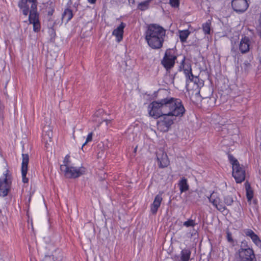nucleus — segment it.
<instances>
[{"instance_id":"obj_1","label":"nucleus","mask_w":261,"mask_h":261,"mask_svg":"<svg viewBox=\"0 0 261 261\" xmlns=\"http://www.w3.org/2000/svg\"><path fill=\"white\" fill-rule=\"evenodd\" d=\"M149 114L155 119L163 115L181 117L185 109L180 99L173 97H166L151 102L149 106Z\"/></svg>"},{"instance_id":"obj_2","label":"nucleus","mask_w":261,"mask_h":261,"mask_svg":"<svg viewBox=\"0 0 261 261\" xmlns=\"http://www.w3.org/2000/svg\"><path fill=\"white\" fill-rule=\"evenodd\" d=\"M166 30L156 24H150L145 32V39L152 48L159 49L163 46Z\"/></svg>"},{"instance_id":"obj_3","label":"nucleus","mask_w":261,"mask_h":261,"mask_svg":"<svg viewBox=\"0 0 261 261\" xmlns=\"http://www.w3.org/2000/svg\"><path fill=\"white\" fill-rule=\"evenodd\" d=\"M37 4V0H21L18 4L23 15L27 16L30 12L29 20L30 23L33 24V30L36 32L40 30Z\"/></svg>"},{"instance_id":"obj_4","label":"nucleus","mask_w":261,"mask_h":261,"mask_svg":"<svg viewBox=\"0 0 261 261\" xmlns=\"http://www.w3.org/2000/svg\"><path fill=\"white\" fill-rule=\"evenodd\" d=\"M228 158L232 165V176L237 183H241L245 179V171L241 166L238 161L232 155L229 154Z\"/></svg>"},{"instance_id":"obj_5","label":"nucleus","mask_w":261,"mask_h":261,"mask_svg":"<svg viewBox=\"0 0 261 261\" xmlns=\"http://www.w3.org/2000/svg\"><path fill=\"white\" fill-rule=\"evenodd\" d=\"M177 57V54L175 49L169 48L165 51L164 57L161 61V64L169 71L174 67Z\"/></svg>"},{"instance_id":"obj_6","label":"nucleus","mask_w":261,"mask_h":261,"mask_svg":"<svg viewBox=\"0 0 261 261\" xmlns=\"http://www.w3.org/2000/svg\"><path fill=\"white\" fill-rule=\"evenodd\" d=\"M236 261H256L254 251L248 247L243 248L242 245L236 255Z\"/></svg>"},{"instance_id":"obj_7","label":"nucleus","mask_w":261,"mask_h":261,"mask_svg":"<svg viewBox=\"0 0 261 261\" xmlns=\"http://www.w3.org/2000/svg\"><path fill=\"white\" fill-rule=\"evenodd\" d=\"M60 169L64 175L68 178H77L85 172V168L83 167L76 168L73 167L61 165Z\"/></svg>"},{"instance_id":"obj_8","label":"nucleus","mask_w":261,"mask_h":261,"mask_svg":"<svg viewBox=\"0 0 261 261\" xmlns=\"http://www.w3.org/2000/svg\"><path fill=\"white\" fill-rule=\"evenodd\" d=\"M5 178L0 179V197H4L8 195L12 185V177L9 171L7 170L4 173Z\"/></svg>"},{"instance_id":"obj_9","label":"nucleus","mask_w":261,"mask_h":261,"mask_svg":"<svg viewBox=\"0 0 261 261\" xmlns=\"http://www.w3.org/2000/svg\"><path fill=\"white\" fill-rule=\"evenodd\" d=\"M207 198L209 201L212 203L218 211L223 212L224 211L226 210V206L222 203L220 199L217 196V193L213 192Z\"/></svg>"},{"instance_id":"obj_10","label":"nucleus","mask_w":261,"mask_h":261,"mask_svg":"<svg viewBox=\"0 0 261 261\" xmlns=\"http://www.w3.org/2000/svg\"><path fill=\"white\" fill-rule=\"evenodd\" d=\"M22 161L21 163V171L22 174V181L24 183H28V178L27 177V174L28 170V164L29 162V156L28 154H22Z\"/></svg>"},{"instance_id":"obj_11","label":"nucleus","mask_w":261,"mask_h":261,"mask_svg":"<svg viewBox=\"0 0 261 261\" xmlns=\"http://www.w3.org/2000/svg\"><path fill=\"white\" fill-rule=\"evenodd\" d=\"M231 6L233 9L237 12H243L248 7L247 0H232Z\"/></svg>"},{"instance_id":"obj_12","label":"nucleus","mask_w":261,"mask_h":261,"mask_svg":"<svg viewBox=\"0 0 261 261\" xmlns=\"http://www.w3.org/2000/svg\"><path fill=\"white\" fill-rule=\"evenodd\" d=\"M125 27L126 24L122 22L112 32V35L116 37V41L118 42H120L123 39L124 29Z\"/></svg>"},{"instance_id":"obj_13","label":"nucleus","mask_w":261,"mask_h":261,"mask_svg":"<svg viewBox=\"0 0 261 261\" xmlns=\"http://www.w3.org/2000/svg\"><path fill=\"white\" fill-rule=\"evenodd\" d=\"M250 39L245 36L241 40L239 44V50L242 54H246L249 51Z\"/></svg>"},{"instance_id":"obj_14","label":"nucleus","mask_w":261,"mask_h":261,"mask_svg":"<svg viewBox=\"0 0 261 261\" xmlns=\"http://www.w3.org/2000/svg\"><path fill=\"white\" fill-rule=\"evenodd\" d=\"M244 233L247 237H250L253 242L258 247H261V240L258 236L250 229H246L244 230Z\"/></svg>"},{"instance_id":"obj_15","label":"nucleus","mask_w":261,"mask_h":261,"mask_svg":"<svg viewBox=\"0 0 261 261\" xmlns=\"http://www.w3.org/2000/svg\"><path fill=\"white\" fill-rule=\"evenodd\" d=\"M162 116H164V119L159 123V126H161L162 125L164 126L165 128L163 130L165 132L168 131L169 128L173 123V121L174 120L172 118L173 116L168 115H163Z\"/></svg>"},{"instance_id":"obj_16","label":"nucleus","mask_w":261,"mask_h":261,"mask_svg":"<svg viewBox=\"0 0 261 261\" xmlns=\"http://www.w3.org/2000/svg\"><path fill=\"white\" fill-rule=\"evenodd\" d=\"M162 200L163 198L161 194H159L155 196L153 202L150 206V211L152 214H155L156 213Z\"/></svg>"},{"instance_id":"obj_17","label":"nucleus","mask_w":261,"mask_h":261,"mask_svg":"<svg viewBox=\"0 0 261 261\" xmlns=\"http://www.w3.org/2000/svg\"><path fill=\"white\" fill-rule=\"evenodd\" d=\"M157 159L160 162L159 166L161 168L166 167L169 164V161L166 153L162 152L161 154H158L157 155Z\"/></svg>"},{"instance_id":"obj_18","label":"nucleus","mask_w":261,"mask_h":261,"mask_svg":"<svg viewBox=\"0 0 261 261\" xmlns=\"http://www.w3.org/2000/svg\"><path fill=\"white\" fill-rule=\"evenodd\" d=\"M191 255V251L188 248H184L180 252L179 261H189Z\"/></svg>"},{"instance_id":"obj_19","label":"nucleus","mask_w":261,"mask_h":261,"mask_svg":"<svg viewBox=\"0 0 261 261\" xmlns=\"http://www.w3.org/2000/svg\"><path fill=\"white\" fill-rule=\"evenodd\" d=\"M73 17V13L71 10L66 9L62 14V21L67 23Z\"/></svg>"},{"instance_id":"obj_20","label":"nucleus","mask_w":261,"mask_h":261,"mask_svg":"<svg viewBox=\"0 0 261 261\" xmlns=\"http://www.w3.org/2000/svg\"><path fill=\"white\" fill-rule=\"evenodd\" d=\"M178 186L180 193H183L188 191L189 188V186L187 182V179L184 177L179 181Z\"/></svg>"},{"instance_id":"obj_21","label":"nucleus","mask_w":261,"mask_h":261,"mask_svg":"<svg viewBox=\"0 0 261 261\" xmlns=\"http://www.w3.org/2000/svg\"><path fill=\"white\" fill-rule=\"evenodd\" d=\"M245 189L246 191V196L248 201H251L253 197V191L252 190L250 184L246 181L245 183Z\"/></svg>"},{"instance_id":"obj_22","label":"nucleus","mask_w":261,"mask_h":261,"mask_svg":"<svg viewBox=\"0 0 261 261\" xmlns=\"http://www.w3.org/2000/svg\"><path fill=\"white\" fill-rule=\"evenodd\" d=\"M190 34V32L188 30L179 31V38L180 41L182 43L185 42Z\"/></svg>"},{"instance_id":"obj_23","label":"nucleus","mask_w":261,"mask_h":261,"mask_svg":"<svg viewBox=\"0 0 261 261\" xmlns=\"http://www.w3.org/2000/svg\"><path fill=\"white\" fill-rule=\"evenodd\" d=\"M202 30L205 34H210L211 30V22L208 20L202 24Z\"/></svg>"},{"instance_id":"obj_24","label":"nucleus","mask_w":261,"mask_h":261,"mask_svg":"<svg viewBox=\"0 0 261 261\" xmlns=\"http://www.w3.org/2000/svg\"><path fill=\"white\" fill-rule=\"evenodd\" d=\"M151 0H147L140 3L138 6V8L141 11H145L149 7V4Z\"/></svg>"},{"instance_id":"obj_25","label":"nucleus","mask_w":261,"mask_h":261,"mask_svg":"<svg viewBox=\"0 0 261 261\" xmlns=\"http://www.w3.org/2000/svg\"><path fill=\"white\" fill-rule=\"evenodd\" d=\"M224 202L227 206L231 205L234 200L232 195H227L224 196Z\"/></svg>"},{"instance_id":"obj_26","label":"nucleus","mask_w":261,"mask_h":261,"mask_svg":"<svg viewBox=\"0 0 261 261\" xmlns=\"http://www.w3.org/2000/svg\"><path fill=\"white\" fill-rule=\"evenodd\" d=\"M184 70L186 77L189 79L191 81H192L194 79V75L192 72L191 68H190L189 70L188 69H184Z\"/></svg>"},{"instance_id":"obj_27","label":"nucleus","mask_w":261,"mask_h":261,"mask_svg":"<svg viewBox=\"0 0 261 261\" xmlns=\"http://www.w3.org/2000/svg\"><path fill=\"white\" fill-rule=\"evenodd\" d=\"M196 225V223L195 222V221L192 219H189L187 221H185L183 223V225L187 227H194Z\"/></svg>"},{"instance_id":"obj_28","label":"nucleus","mask_w":261,"mask_h":261,"mask_svg":"<svg viewBox=\"0 0 261 261\" xmlns=\"http://www.w3.org/2000/svg\"><path fill=\"white\" fill-rule=\"evenodd\" d=\"M169 4L172 7L177 8L179 6V0H169Z\"/></svg>"},{"instance_id":"obj_29","label":"nucleus","mask_w":261,"mask_h":261,"mask_svg":"<svg viewBox=\"0 0 261 261\" xmlns=\"http://www.w3.org/2000/svg\"><path fill=\"white\" fill-rule=\"evenodd\" d=\"M93 133L91 132L88 134L87 137L86 138V140L85 142L83 144L82 146V149H83V147L87 144V143L90 142L92 140Z\"/></svg>"},{"instance_id":"obj_30","label":"nucleus","mask_w":261,"mask_h":261,"mask_svg":"<svg viewBox=\"0 0 261 261\" xmlns=\"http://www.w3.org/2000/svg\"><path fill=\"white\" fill-rule=\"evenodd\" d=\"M5 107L0 100V119H3L4 118L3 112Z\"/></svg>"},{"instance_id":"obj_31","label":"nucleus","mask_w":261,"mask_h":261,"mask_svg":"<svg viewBox=\"0 0 261 261\" xmlns=\"http://www.w3.org/2000/svg\"><path fill=\"white\" fill-rule=\"evenodd\" d=\"M69 158H70V156L69 155H67L65 156V158H64V160L63 161L64 164H63L62 165H66L67 166H69V163L70 162Z\"/></svg>"},{"instance_id":"obj_32","label":"nucleus","mask_w":261,"mask_h":261,"mask_svg":"<svg viewBox=\"0 0 261 261\" xmlns=\"http://www.w3.org/2000/svg\"><path fill=\"white\" fill-rule=\"evenodd\" d=\"M226 234L227 241L230 243H233V240L231 232H230L229 231H227Z\"/></svg>"},{"instance_id":"obj_33","label":"nucleus","mask_w":261,"mask_h":261,"mask_svg":"<svg viewBox=\"0 0 261 261\" xmlns=\"http://www.w3.org/2000/svg\"><path fill=\"white\" fill-rule=\"evenodd\" d=\"M46 135H47V134H45L44 135V139H45ZM47 136H48V137L49 138V139H50L52 138V136H53V133H52V132H51V131H49V132H48V134H47Z\"/></svg>"},{"instance_id":"obj_34","label":"nucleus","mask_w":261,"mask_h":261,"mask_svg":"<svg viewBox=\"0 0 261 261\" xmlns=\"http://www.w3.org/2000/svg\"><path fill=\"white\" fill-rule=\"evenodd\" d=\"M54 12V10L53 9H51L50 10L48 11V16H51Z\"/></svg>"},{"instance_id":"obj_35","label":"nucleus","mask_w":261,"mask_h":261,"mask_svg":"<svg viewBox=\"0 0 261 261\" xmlns=\"http://www.w3.org/2000/svg\"><path fill=\"white\" fill-rule=\"evenodd\" d=\"M88 3L91 4H94L96 3V0H87Z\"/></svg>"},{"instance_id":"obj_36","label":"nucleus","mask_w":261,"mask_h":261,"mask_svg":"<svg viewBox=\"0 0 261 261\" xmlns=\"http://www.w3.org/2000/svg\"><path fill=\"white\" fill-rule=\"evenodd\" d=\"M244 64H245V65L246 67H248V66H249L250 65V63H248L247 61V62H245L244 63Z\"/></svg>"},{"instance_id":"obj_37","label":"nucleus","mask_w":261,"mask_h":261,"mask_svg":"<svg viewBox=\"0 0 261 261\" xmlns=\"http://www.w3.org/2000/svg\"><path fill=\"white\" fill-rule=\"evenodd\" d=\"M185 61V57H184V59H182V60L181 61V65H183Z\"/></svg>"},{"instance_id":"obj_38","label":"nucleus","mask_w":261,"mask_h":261,"mask_svg":"<svg viewBox=\"0 0 261 261\" xmlns=\"http://www.w3.org/2000/svg\"><path fill=\"white\" fill-rule=\"evenodd\" d=\"M207 98H208V97H204V98H203V99L206 100Z\"/></svg>"},{"instance_id":"obj_39","label":"nucleus","mask_w":261,"mask_h":261,"mask_svg":"<svg viewBox=\"0 0 261 261\" xmlns=\"http://www.w3.org/2000/svg\"><path fill=\"white\" fill-rule=\"evenodd\" d=\"M259 36H260V37L261 38V31H260V33H259Z\"/></svg>"},{"instance_id":"obj_40","label":"nucleus","mask_w":261,"mask_h":261,"mask_svg":"<svg viewBox=\"0 0 261 261\" xmlns=\"http://www.w3.org/2000/svg\"><path fill=\"white\" fill-rule=\"evenodd\" d=\"M1 18H2V20L4 21V20H3V16H1Z\"/></svg>"},{"instance_id":"obj_41","label":"nucleus","mask_w":261,"mask_h":261,"mask_svg":"<svg viewBox=\"0 0 261 261\" xmlns=\"http://www.w3.org/2000/svg\"><path fill=\"white\" fill-rule=\"evenodd\" d=\"M208 99H209L210 100H211V97H208Z\"/></svg>"},{"instance_id":"obj_42","label":"nucleus","mask_w":261,"mask_h":261,"mask_svg":"<svg viewBox=\"0 0 261 261\" xmlns=\"http://www.w3.org/2000/svg\"><path fill=\"white\" fill-rule=\"evenodd\" d=\"M2 15V13H0V15Z\"/></svg>"}]
</instances>
